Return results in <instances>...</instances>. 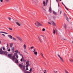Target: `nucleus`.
I'll list each match as a JSON object with an SVG mask.
<instances>
[{
	"mask_svg": "<svg viewBox=\"0 0 73 73\" xmlns=\"http://www.w3.org/2000/svg\"><path fill=\"white\" fill-rule=\"evenodd\" d=\"M1 41L0 40V44H1Z\"/></svg>",
	"mask_w": 73,
	"mask_h": 73,
	"instance_id": "nucleus-63",
	"label": "nucleus"
},
{
	"mask_svg": "<svg viewBox=\"0 0 73 73\" xmlns=\"http://www.w3.org/2000/svg\"><path fill=\"white\" fill-rule=\"evenodd\" d=\"M16 53H14V55L13 56H12V60H15V59L16 58Z\"/></svg>",
	"mask_w": 73,
	"mask_h": 73,
	"instance_id": "nucleus-3",
	"label": "nucleus"
},
{
	"mask_svg": "<svg viewBox=\"0 0 73 73\" xmlns=\"http://www.w3.org/2000/svg\"><path fill=\"white\" fill-rule=\"evenodd\" d=\"M32 68H30V70L29 71H28L25 70V66H23V69L22 70L24 72V73H31V72H32Z\"/></svg>",
	"mask_w": 73,
	"mask_h": 73,
	"instance_id": "nucleus-1",
	"label": "nucleus"
},
{
	"mask_svg": "<svg viewBox=\"0 0 73 73\" xmlns=\"http://www.w3.org/2000/svg\"><path fill=\"white\" fill-rule=\"evenodd\" d=\"M15 53H18V52H19V51H18V50H17L15 51Z\"/></svg>",
	"mask_w": 73,
	"mask_h": 73,
	"instance_id": "nucleus-35",
	"label": "nucleus"
},
{
	"mask_svg": "<svg viewBox=\"0 0 73 73\" xmlns=\"http://www.w3.org/2000/svg\"><path fill=\"white\" fill-rule=\"evenodd\" d=\"M42 31H45V29L43 28L42 29Z\"/></svg>",
	"mask_w": 73,
	"mask_h": 73,
	"instance_id": "nucleus-43",
	"label": "nucleus"
},
{
	"mask_svg": "<svg viewBox=\"0 0 73 73\" xmlns=\"http://www.w3.org/2000/svg\"><path fill=\"white\" fill-rule=\"evenodd\" d=\"M2 35H3V36H4V37H5V35L4 34H2Z\"/></svg>",
	"mask_w": 73,
	"mask_h": 73,
	"instance_id": "nucleus-40",
	"label": "nucleus"
},
{
	"mask_svg": "<svg viewBox=\"0 0 73 73\" xmlns=\"http://www.w3.org/2000/svg\"><path fill=\"white\" fill-rule=\"evenodd\" d=\"M7 47H8V43L7 44Z\"/></svg>",
	"mask_w": 73,
	"mask_h": 73,
	"instance_id": "nucleus-54",
	"label": "nucleus"
},
{
	"mask_svg": "<svg viewBox=\"0 0 73 73\" xmlns=\"http://www.w3.org/2000/svg\"><path fill=\"white\" fill-rule=\"evenodd\" d=\"M19 54H20V52H18Z\"/></svg>",
	"mask_w": 73,
	"mask_h": 73,
	"instance_id": "nucleus-62",
	"label": "nucleus"
},
{
	"mask_svg": "<svg viewBox=\"0 0 73 73\" xmlns=\"http://www.w3.org/2000/svg\"><path fill=\"white\" fill-rule=\"evenodd\" d=\"M37 25H36L37 24L36 23H35V24L36 26L37 27H39V26H42V24L38 22H37Z\"/></svg>",
	"mask_w": 73,
	"mask_h": 73,
	"instance_id": "nucleus-2",
	"label": "nucleus"
},
{
	"mask_svg": "<svg viewBox=\"0 0 73 73\" xmlns=\"http://www.w3.org/2000/svg\"><path fill=\"white\" fill-rule=\"evenodd\" d=\"M69 60L71 62H73V59H70Z\"/></svg>",
	"mask_w": 73,
	"mask_h": 73,
	"instance_id": "nucleus-17",
	"label": "nucleus"
},
{
	"mask_svg": "<svg viewBox=\"0 0 73 73\" xmlns=\"http://www.w3.org/2000/svg\"><path fill=\"white\" fill-rule=\"evenodd\" d=\"M62 4H63V5H64V3H63L62 2Z\"/></svg>",
	"mask_w": 73,
	"mask_h": 73,
	"instance_id": "nucleus-52",
	"label": "nucleus"
},
{
	"mask_svg": "<svg viewBox=\"0 0 73 73\" xmlns=\"http://www.w3.org/2000/svg\"><path fill=\"white\" fill-rule=\"evenodd\" d=\"M58 7H60V5H59V3H58Z\"/></svg>",
	"mask_w": 73,
	"mask_h": 73,
	"instance_id": "nucleus-61",
	"label": "nucleus"
},
{
	"mask_svg": "<svg viewBox=\"0 0 73 73\" xmlns=\"http://www.w3.org/2000/svg\"><path fill=\"white\" fill-rule=\"evenodd\" d=\"M64 16H65L66 17H67L66 16V14H65V13H64Z\"/></svg>",
	"mask_w": 73,
	"mask_h": 73,
	"instance_id": "nucleus-47",
	"label": "nucleus"
},
{
	"mask_svg": "<svg viewBox=\"0 0 73 73\" xmlns=\"http://www.w3.org/2000/svg\"><path fill=\"white\" fill-rule=\"evenodd\" d=\"M0 33H5V34H8V33H7L3 32V31L0 32Z\"/></svg>",
	"mask_w": 73,
	"mask_h": 73,
	"instance_id": "nucleus-18",
	"label": "nucleus"
},
{
	"mask_svg": "<svg viewBox=\"0 0 73 73\" xmlns=\"http://www.w3.org/2000/svg\"><path fill=\"white\" fill-rule=\"evenodd\" d=\"M56 33V31L54 29H53V33L54 34H55V33Z\"/></svg>",
	"mask_w": 73,
	"mask_h": 73,
	"instance_id": "nucleus-27",
	"label": "nucleus"
},
{
	"mask_svg": "<svg viewBox=\"0 0 73 73\" xmlns=\"http://www.w3.org/2000/svg\"><path fill=\"white\" fill-rule=\"evenodd\" d=\"M16 24H17V25H18V26H21V25L20 24V23H18L17 22L16 23Z\"/></svg>",
	"mask_w": 73,
	"mask_h": 73,
	"instance_id": "nucleus-16",
	"label": "nucleus"
},
{
	"mask_svg": "<svg viewBox=\"0 0 73 73\" xmlns=\"http://www.w3.org/2000/svg\"><path fill=\"white\" fill-rule=\"evenodd\" d=\"M12 54H8V56L10 58V59H12Z\"/></svg>",
	"mask_w": 73,
	"mask_h": 73,
	"instance_id": "nucleus-5",
	"label": "nucleus"
},
{
	"mask_svg": "<svg viewBox=\"0 0 73 73\" xmlns=\"http://www.w3.org/2000/svg\"><path fill=\"white\" fill-rule=\"evenodd\" d=\"M52 24L54 26H56V24H55V23L53 21H52Z\"/></svg>",
	"mask_w": 73,
	"mask_h": 73,
	"instance_id": "nucleus-14",
	"label": "nucleus"
},
{
	"mask_svg": "<svg viewBox=\"0 0 73 73\" xmlns=\"http://www.w3.org/2000/svg\"><path fill=\"white\" fill-rule=\"evenodd\" d=\"M17 37L19 40L20 41H21V42H23V40H22L21 38H20V37H19L18 36H17Z\"/></svg>",
	"mask_w": 73,
	"mask_h": 73,
	"instance_id": "nucleus-6",
	"label": "nucleus"
},
{
	"mask_svg": "<svg viewBox=\"0 0 73 73\" xmlns=\"http://www.w3.org/2000/svg\"><path fill=\"white\" fill-rule=\"evenodd\" d=\"M44 72H46V70H44Z\"/></svg>",
	"mask_w": 73,
	"mask_h": 73,
	"instance_id": "nucleus-64",
	"label": "nucleus"
},
{
	"mask_svg": "<svg viewBox=\"0 0 73 73\" xmlns=\"http://www.w3.org/2000/svg\"><path fill=\"white\" fill-rule=\"evenodd\" d=\"M13 40H14L15 41H16V38L14 37H13Z\"/></svg>",
	"mask_w": 73,
	"mask_h": 73,
	"instance_id": "nucleus-25",
	"label": "nucleus"
},
{
	"mask_svg": "<svg viewBox=\"0 0 73 73\" xmlns=\"http://www.w3.org/2000/svg\"><path fill=\"white\" fill-rule=\"evenodd\" d=\"M60 59L62 61V62H64V60L62 58H61Z\"/></svg>",
	"mask_w": 73,
	"mask_h": 73,
	"instance_id": "nucleus-28",
	"label": "nucleus"
},
{
	"mask_svg": "<svg viewBox=\"0 0 73 73\" xmlns=\"http://www.w3.org/2000/svg\"><path fill=\"white\" fill-rule=\"evenodd\" d=\"M14 49H15V48H14V47H13L11 49L12 52H14Z\"/></svg>",
	"mask_w": 73,
	"mask_h": 73,
	"instance_id": "nucleus-13",
	"label": "nucleus"
},
{
	"mask_svg": "<svg viewBox=\"0 0 73 73\" xmlns=\"http://www.w3.org/2000/svg\"><path fill=\"white\" fill-rule=\"evenodd\" d=\"M62 12V11H61V10L60 11V14H61V13Z\"/></svg>",
	"mask_w": 73,
	"mask_h": 73,
	"instance_id": "nucleus-58",
	"label": "nucleus"
},
{
	"mask_svg": "<svg viewBox=\"0 0 73 73\" xmlns=\"http://www.w3.org/2000/svg\"><path fill=\"white\" fill-rule=\"evenodd\" d=\"M8 19L9 20H11V19L10 17H8Z\"/></svg>",
	"mask_w": 73,
	"mask_h": 73,
	"instance_id": "nucleus-37",
	"label": "nucleus"
},
{
	"mask_svg": "<svg viewBox=\"0 0 73 73\" xmlns=\"http://www.w3.org/2000/svg\"><path fill=\"white\" fill-rule=\"evenodd\" d=\"M24 47L25 50V49H26V45L25 44H24Z\"/></svg>",
	"mask_w": 73,
	"mask_h": 73,
	"instance_id": "nucleus-20",
	"label": "nucleus"
},
{
	"mask_svg": "<svg viewBox=\"0 0 73 73\" xmlns=\"http://www.w3.org/2000/svg\"><path fill=\"white\" fill-rule=\"evenodd\" d=\"M29 60H27L26 62V64H29Z\"/></svg>",
	"mask_w": 73,
	"mask_h": 73,
	"instance_id": "nucleus-30",
	"label": "nucleus"
},
{
	"mask_svg": "<svg viewBox=\"0 0 73 73\" xmlns=\"http://www.w3.org/2000/svg\"><path fill=\"white\" fill-rule=\"evenodd\" d=\"M1 2H3V0H0Z\"/></svg>",
	"mask_w": 73,
	"mask_h": 73,
	"instance_id": "nucleus-53",
	"label": "nucleus"
},
{
	"mask_svg": "<svg viewBox=\"0 0 73 73\" xmlns=\"http://www.w3.org/2000/svg\"><path fill=\"white\" fill-rule=\"evenodd\" d=\"M66 9H67V11H69V9H68V8H66Z\"/></svg>",
	"mask_w": 73,
	"mask_h": 73,
	"instance_id": "nucleus-59",
	"label": "nucleus"
},
{
	"mask_svg": "<svg viewBox=\"0 0 73 73\" xmlns=\"http://www.w3.org/2000/svg\"><path fill=\"white\" fill-rule=\"evenodd\" d=\"M64 28H65V29H66V27H67V26L66 25V24H64Z\"/></svg>",
	"mask_w": 73,
	"mask_h": 73,
	"instance_id": "nucleus-12",
	"label": "nucleus"
},
{
	"mask_svg": "<svg viewBox=\"0 0 73 73\" xmlns=\"http://www.w3.org/2000/svg\"><path fill=\"white\" fill-rule=\"evenodd\" d=\"M23 58H21V62H22V61H23Z\"/></svg>",
	"mask_w": 73,
	"mask_h": 73,
	"instance_id": "nucleus-50",
	"label": "nucleus"
},
{
	"mask_svg": "<svg viewBox=\"0 0 73 73\" xmlns=\"http://www.w3.org/2000/svg\"><path fill=\"white\" fill-rule=\"evenodd\" d=\"M54 73H58V71H54Z\"/></svg>",
	"mask_w": 73,
	"mask_h": 73,
	"instance_id": "nucleus-41",
	"label": "nucleus"
},
{
	"mask_svg": "<svg viewBox=\"0 0 73 73\" xmlns=\"http://www.w3.org/2000/svg\"><path fill=\"white\" fill-rule=\"evenodd\" d=\"M8 36H9V38H11V39H12V38L13 37L12 36L10 35H9Z\"/></svg>",
	"mask_w": 73,
	"mask_h": 73,
	"instance_id": "nucleus-19",
	"label": "nucleus"
},
{
	"mask_svg": "<svg viewBox=\"0 0 73 73\" xmlns=\"http://www.w3.org/2000/svg\"><path fill=\"white\" fill-rule=\"evenodd\" d=\"M23 61L24 62H26V60L24 59H23Z\"/></svg>",
	"mask_w": 73,
	"mask_h": 73,
	"instance_id": "nucleus-42",
	"label": "nucleus"
},
{
	"mask_svg": "<svg viewBox=\"0 0 73 73\" xmlns=\"http://www.w3.org/2000/svg\"><path fill=\"white\" fill-rule=\"evenodd\" d=\"M41 54L42 55V56L44 58V56H43V54H42V53H41Z\"/></svg>",
	"mask_w": 73,
	"mask_h": 73,
	"instance_id": "nucleus-44",
	"label": "nucleus"
},
{
	"mask_svg": "<svg viewBox=\"0 0 73 73\" xmlns=\"http://www.w3.org/2000/svg\"><path fill=\"white\" fill-rule=\"evenodd\" d=\"M2 48L3 49V50H5V48L4 47H3Z\"/></svg>",
	"mask_w": 73,
	"mask_h": 73,
	"instance_id": "nucleus-33",
	"label": "nucleus"
},
{
	"mask_svg": "<svg viewBox=\"0 0 73 73\" xmlns=\"http://www.w3.org/2000/svg\"><path fill=\"white\" fill-rule=\"evenodd\" d=\"M26 69L27 70H28V67L26 66Z\"/></svg>",
	"mask_w": 73,
	"mask_h": 73,
	"instance_id": "nucleus-29",
	"label": "nucleus"
},
{
	"mask_svg": "<svg viewBox=\"0 0 73 73\" xmlns=\"http://www.w3.org/2000/svg\"><path fill=\"white\" fill-rule=\"evenodd\" d=\"M26 66H27V67H28L29 66V65H30V64H29V63H27V64H26Z\"/></svg>",
	"mask_w": 73,
	"mask_h": 73,
	"instance_id": "nucleus-22",
	"label": "nucleus"
},
{
	"mask_svg": "<svg viewBox=\"0 0 73 73\" xmlns=\"http://www.w3.org/2000/svg\"><path fill=\"white\" fill-rule=\"evenodd\" d=\"M58 57H59V58H61V57L60 56V55H58Z\"/></svg>",
	"mask_w": 73,
	"mask_h": 73,
	"instance_id": "nucleus-38",
	"label": "nucleus"
},
{
	"mask_svg": "<svg viewBox=\"0 0 73 73\" xmlns=\"http://www.w3.org/2000/svg\"><path fill=\"white\" fill-rule=\"evenodd\" d=\"M43 5L44 6H46L47 5V4H48V2H46V3L45 1H43Z\"/></svg>",
	"mask_w": 73,
	"mask_h": 73,
	"instance_id": "nucleus-4",
	"label": "nucleus"
},
{
	"mask_svg": "<svg viewBox=\"0 0 73 73\" xmlns=\"http://www.w3.org/2000/svg\"><path fill=\"white\" fill-rule=\"evenodd\" d=\"M9 30H10V31H12V29L10 27H9Z\"/></svg>",
	"mask_w": 73,
	"mask_h": 73,
	"instance_id": "nucleus-32",
	"label": "nucleus"
},
{
	"mask_svg": "<svg viewBox=\"0 0 73 73\" xmlns=\"http://www.w3.org/2000/svg\"><path fill=\"white\" fill-rule=\"evenodd\" d=\"M56 1L58 3V0H56Z\"/></svg>",
	"mask_w": 73,
	"mask_h": 73,
	"instance_id": "nucleus-57",
	"label": "nucleus"
},
{
	"mask_svg": "<svg viewBox=\"0 0 73 73\" xmlns=\"http://www.w3.org/2000/svg\"><path fill=\"white\" fill-rule=\"evenodd\" d=\"M20 56H22L23 58V55L22 54H20Z\"/></svg>",
	"mask_w": 73,
	"mask_h": 73,
	"instance_id": "nucleus-34",
	"label": "nucleus"
},
{
	"mask_svg": "<svg viewBox=\"0 0 73 73\" xmlns=\"http://www.w3.org/2000/svg\"><path fill=\"white\" fill-rule=\"evenodd\" d=\"M5 1H6V2H8L9 1V0H5Z\"/></svg>",
	"mask_w": 73,
	"mask_h": 73,
	"instance_id": "nucleus-49",
	"label": "nucleus"
},
{
	"mask_svg": "<svg viewBox=\"0 0 73 73\" xmlns=\"http://www.w3.org/2000/svg\"><path fill=\"white\" fill-rule=\"evenodd\" d=\"M19 66L20 68H23V65L21 64H19Z\"/></svg>",
	"mask_w": 73,
	"mask_h": 73,
	"instance_id": "nucleus-11",
	"label": "nucleus"
},
{
	"mask_svg": "<svg viewBox=\"0 0 73 73\" xmlns=\"http://www.w3.org/2000/svg\"><path fill=\"white\" fill-rule=\"evenodd\" d=\"M65 72L66 73H69L68 72H67V71H66V70H65Z\"/></svg>",
	"mask_w": 73,
	"mask_h": 73,
	"instance_id": "nucleus-39",
	"label": "nucleus"
},
{
	"mask_svg": "<svg viewBox=\"0 0 73 73\" xmlns=\"http://www.w3.org/2000/svg\"><path fill=\"white\" fill-rule=\"evenodd\" d=\"M64 6L65 7V8H66H66H67V7H66V6H65V5H64Z\"/></svg>",
	"mask_w": 73,
	"mask_h": 73,
	"instance_id": "nucleus-56",
	"label": "nucleus"
},
{
	"mask_svg": "<svg viewBox=\"0 0 73 73\" xmlns=\"http://www.w3.org/2000/svg\"><path fill=\"white\" fill-rule=\"evenodd\" d=\"M66 20H67V21H68V17H66Z\"/></svg>",
	"mask_w": 73,
	"mask_h": 73,
	"instance_id": "nucleus-45",
	"label": "nucleus"
},
{
	"mask_svg": "<svg viewBox=\"0 0 73 73\" xmlns=\"http://www.w3.org/2000/svg\"><path fill=\"white\" fill-rule=\"evenodd\" d=\"M49 11L50 12V13H51V12H52V8L50 7L49 8Z\"/></svg>",
	"mask_w": 73,
	"mask_h": 73,
	"instance_id": "nucleus-10",
	"label": "nucleus"
},
{
	"mask_svg": "<svg viewBox=\"0 0 73 73\" xmlns=\"http://www.w3.org/2000/svg\"><path fill=\"white\" fill-rule=\"evenodd\" d=\"M34 54H35V55H36V56H37V52H34Z\"/></svg>",
	"mask_w": 73,
	"mask_h": 73,
	"instance_id": "nucleus-21",
	"label": "nucleus"
},
{
	"mask_svg": "<svg viewBox=\"0 0 73 73\" xmlns=\"http://www.w3.org/2000/svg\"><path fill=\"white\" fill-rule=\"evenodd\" d=\"M42 8L43 9H44V11H45V8H44V7H42Z\"/></svg>",
	"mask_w": 73,
	"mask_h": 73,
	"instance_id": "nucleus-55",
	"label": "nucleus"
},
{
	"mask_svg": "<svg viewBox=\"0 0 73 73\" xmlns=\"http://www.w3.org/2000/svg\"><path fill=\"white\" fill-rule=\"evenodd\" d=\"M49 0H46V2H48V1Z\"/></svg>",
	"mask_w": 73,
	"mask_h": 73,
	"instance_id": "nucleus-60",
	"label": "nucleus"
},
{
	"mask_svg": "<svg viewBox=\"0 0 73 73\" xmlns=\"http://www.w3.org/2000/svg\"><path fill=\"white\" fill-rule=\"evenodd\" d=\"M15 56H16V57L17 58H18L19 56H18V55L17 54V53H16V54H15Z\"/></svg>",
	"mask_w": 73,
	"mask_h": 73,
	"instance_id": "nucleus-24",
	"label": "nucleus"
},
{
	"mask_svg": "<svg viewBox=\"0 0 73 73\" xmlns=\"http://www.w3.org/2000/svg\"><path fill=\"white\" fill-rule=\"evenodd\" d=\"M53 12L54 15H56L57 14V13L55 12L54 11H53Z\"/></svg>",
	"mask_w": 73,
	"mask_h": 73,
	"instance_id": "nucleus-23",
	"label": "nucleus"
},
{
	"mask_svg": "<svg viewBox=\"0 0 73 73\" xmlns=\"http://www.w3.org/2000/svg\"><path fill=\"white\" fill-rule=\"evenodd\" d=\"M33 52H36V50L34 48L33 49Z\"/></svg>",
	"mask_w": 73,
	"mask_h": 73,
	"instance_id": "nucleus-36",
	"label": "nucleus"
},
{
	"mask_svg": "<svg viewBox=\"0 0 73 73\" xmlns=\"http://www.w3.org/2000/svg\"><path fill=\"white\" fill-rule=\"evenodd\" d=\"M38 38L39 39V40L40 41V42H42V41L39 37H38Z\"/></svg>",
	"mask_w": 73,
	"mask_h": 73,
	"instance_id": "nucleus-15",
	"label": "nucleus"
},
{
	"mask_svg": "<svg viewBox=\"0 0 73 73\" xmlns=\"http://www.w3.org/2000/svg\"><path fill=\"white\" fill-rule=\"evenodd\" d=\"M13 43H11L10 45V47H12V46L13 45Z\"/></svg>",
	"mask_w": 73,
	"mask_h": 73,
	"instance_id": "nucleus-26",
	"label": "nucleus"
},
{
	"mask_svg": "<svg viewBox=\"0 0 73 73\" xmlns=\"http://www.w3.org/2000/svg\"><path fill=\"white\" fill-rule=\"evenodd\" d=\"M3 53L4 54H5V55H7V54H8V52H7V51H3Z\"/></svg>",
	"mask_w": 73,
	"mask_h": 73,
	"instance_id": "nucleus-8",
	"label": "nucleus"
},
{
	"mask_svg": "<svg viewBox=\"0 0 73 73\" xmlns=\"http://www.w3.org/2000/svg\"><path fill=\"white\" fill-rule=\"evenodd\" d=\"M8 52H10V51H11V49H9L8 50Z\"/></svg>",
	"mask_w": 73,
	"mask_h": 73,
	"instance_id": "nucleus-48",
	"label": "nucleus"
},
{
	"mask_svg": "<svg viewBox=\"0 0 73 73\" xmlns=\"http://www.w3.org/2000/svg\"><path fill=\"white\" fill-rule=\"evenodd\" d=\"M48 24H50V25H51V23H50L48 22Z\"/></svg>",
	"mask_w": 73,
	"mask_h": 73,
	"instance_id": "nucleus-51",
	"label": "nucleus"
},
{
	"mask_svg": "<svg viewBox=\"0 0 73 73\" xmlns=\"http://www.w3.org/2000/svg\"><path fill=\"white\" fill-rule=\"evenodd\" d=\"M3 51L2 49H0V54H3Z\"/></svg>",
	"mask_w": 73,
	"mask_h": 73,
	"instance_id": "nucleus-9",
	"label": "nucleus"
},
{
	"mask_svg": "<svg viewBox=\"0 0 73 73\" xmlns=\"http://www.w3.org/2000/svg\"><path fill=\"white\" fill-rule=\"evenodd\" d=\"M33 48H34V46H32L31 47V49H33Z\"/></svg>",
	"mask_w": 73,
	"mask_h": 73,
	"instance_id": "nucleus-46",
	"label": "nucleus"
},
{
	"mask_svg": "<svg viewBox=\"0 0 73 73\" xmlns=\"http://www.w3.org/2000/svg\"><path fill=\"white\" fill-rule=\"evenodd\" d=\"M15 62L16 63V64H18L19 63V61H18V60L16 58H15Z\"/></svg>",
	"mask_w": 73,
	"mask_h": 73,
	"instance_id": "nucleus-7",
	"label": "nucleus"
},
{
	"mask_svg": "<svg viewBox=\"0 0 73 73\" xmlns=\"http://www.w3.org/2000/svg\"><path fill=\"white\" fill-rule=\"evenodd\" d=\"M55 33H57V32H58V31H57V29H55Z\"/></svg>",
	"mask_w": 73,
	"mask_h": 73,
	"instance_id": "nucleus-31",
	"label": "nucleus"
}]
</instances>
